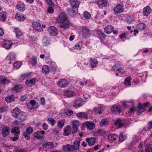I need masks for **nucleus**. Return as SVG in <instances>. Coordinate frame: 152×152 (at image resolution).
Masks as SVG:
<instances>
[{"mask_svg":"<svg viewBox=\"0 0 152 152\" xmlns=\"http://www.w3.org/2000/svg\"><path fill=\"white\" fill-rule=\"evenodd\" d=\"M90 62L91 67L93 68L96 67L98 62L95 59L91 58L90 60Z\"/></svg>","mask_w":152,"mask_h":152,"instance_id":"72a5a7b5","label":"nucleus"},{"mask_svg":"<svg viewBox=\"0 0 152 152\" xmlns=\"http://www.w3.org/2000/svg\"><path fill=\"white\" fill-rule=\"evenodd\" d=\"M42 72L44 73L47 74L49 72V68L48 66L45 65L42 67Z\"/></svg>","mask_w":152,"mask_h":152,"instance_id":"09e8293b","label":"nucleus"},{"mask_svg":"<svg viewBox=\"0 0 152 152\" xmlns=\"http://www.w3.org/2000/svg\"><path fill=\"white\" fill-rule=\"evenodd\" d=\"M137 27L139 30H142L145 29V25L143 23H140L138 25Z\"/></svg>","mask_w":152,"mask_h":152,"instance_id":"4d7b16f0","label":"nucleus"},{"mask_svg":"<svg viewBox=\"0 0 152 152\" xmlns=\"http://www.w3.org/2000/svg\"><path fill=\"white\" fill-rule=\"evenodd\" d=\"M57 21L61 23L60 27L65 29L68 28L69 26V22L66 15L64 13L60 14L58 17Z\"/></svg>","mask_w":152,"mask_h":152,"instance_id":"f257e3e1","label":"nucleus"},{"mask_svg":"<svg viewBox=\"0 0 152 152\" xmlns=\"http://www.w3.org/2000/svg\"><path fill=\"white\" fill-rule=\"evenodd\" d=\"M16 8L19 11L21 12H23L25 10V6L23 3L17 4L16 6Z\"/></svg>","mask_w":152,"mask_h":152,"instance_id":"bb28decb","label":"nucleus"},{"mask_svg":"<svg viewBox=\"0 0 152 152\" xmlns=\"http://www.w3.org/2000/svg\"><path fill=\"white\" fill-rule=\"evenodd\" d=\"M69 1L73 9L77 8L79 7L80 4L79 1L78 0H69Z\"/></svg>","mask_w":152,"mask_h":152,"instance_id":"ddd939ff","label":"nucleus"},{"mask_svg":"<svg viewBox=\"0 0 152 152\" xmlns=\"http://www.w3.org/2000/svg\"><path fill=\"white\" fill-rule=\"evenodd\" d=\"M15 58V55L13 53H11L9 54L7 56V59L9 60L10 61L9 62V63H12V61H14Z\"/></svg>","mask_w":152,"mask_h":152,"instance_id":"c9c22d12","label":"nucleus"},{"mask_svg":"<svg viewBox=\"0 0 152 152\" xmlns=\"http://www.w3.org/2000/svg\"><path fill=\"white\" fill-rule=\"evenodd\" d=\"M76 116L79 118H84L88 119V118L86 112H81L76 114Z\"/></svg>","mask_w":152,"mask_h":152,"instance_id":"a211bd4d","label":"nucleus"},{"mask_svg":"<svg viewBox=\"0 0 152 152\" xmlns=\"http://www.w3.org/2000/svg\"><path fill=\"white\" fill-rule=\"evenodd\" d=\"M125 123L124 119L119 118L116 120L115 124L117 125L118 128H120L124 125Z\"/></svg>","mask_w":152,"mask_h":152,"instance_id":"dca6fc26","label":"nucleus"},{"mask_svg":"<svg viewBox=\"0 0 152 152\" xmlns=\"http://www.w3.org/2000/svg\"><path fill=\"white\" fill-rule=\"evenodd\" d=\"M31 60L32 61L31 62L32 65L35 66L37 64V58L36 57H33L31 58Z\"/></svg>","mask_w":152,"mask_h":152,"instance_id":"680f3d73","label":"nucleus"},{"mask_svg":"<svg viewBox=\"0 0 152 152\" xmlns=\"http://www.w3.org/2000/svg\"><path fill=\"white\" fill-rule=\"evenodd\" d=\"M97 133L99 135L103 136L105 134V132L103 130L99 129L97 132Z\"/></svg>","mask_w":152,"mask_h":152,"instance_id":"052dcab7","label":"nucleus"},{"mask_svg":"<svg viewBox=\"0 0 152 152\" xmlns=\"http://www.w3.org/2000/svg\"><path fill=\"white\" fill-rule=\"evenodd\" d=\"M12 43L9 40H6L3 42V46L7 49H9L11 48Z\"/></svg>","mask_w":152,"mask_h":152,"instance_id":"b1692460","label":"nucleus"},{"mask_svg":"<svg viewBox=\"0 0 152 152\" xmlns=\"http://www.w3.org/2000/svg\"><path fill=\"white\" fill-rule=\"evenodd\" d=\"M47 3L49 7H54V4L52 0H46Z\"/></svg>","mask_w":152,"mask_h":152,"instance_id":"e2e57ef3","label":"nucleus"},{"mask_svg":"<svg viewBox=\"0 0 152 152\" xmlns=\"http://www.w3.org/2000/svg\"><path fill=\"white\" fill-rule=\"evenodd\" d=\"M94 110L96 113H98L99 114H100L102 113V108L101 106H99L94 107Z\"/></svg>","mask_w":152,"mask_h":152,"instance_id":"a18cd8bd","label":"nucleus"},{"mask_svg":"<svg viewBox=\"0 0 152 152\" xmlns=\"http://www.w3.org/2000/svg\"><path fill=\"white\" fill-rule=\"evenodd\" d=\"M67 12L68 14L72 17H73L76 15L75 12L72 9H68Z\"/></svg>","mask_w":152,"mask_h":152,"instance_id":"49530a36","label":"nucleus"},{"mask_svg":"<svg viewBox=\"0 0 152 152\" xmlns=\"http://www.w3.org/2000/svg\"><path fill=\"white\" fill-rule=\"evenodd\" d=\"M71 127L70 126H67L64 129V135L65 136L69 135L71 133H72V131H70Z\"/></svg>","mask_w":152,"mask_h":152,"instance_id":"5701e85b","label":"nucleus"},{"mask_svg":"<svg viewBox=\"0 0 152 152\" xmlns=\"http://www.w3.org/2000/svg\"><path fill=\"white\" fill-rule=\"evenodd\" d=\"M10 83V81L7 80L6 77H3L0 80V84L4 85L6 84H8Z\"/></svg>","mask_w":152,"mask_h":152,"instance_id":"4c0bfd02","label":"nucleus"},{"mask_svg":"<svg viewBox=\"0 0 152 152\" xmlns=\"http://www.w3.org/2000/svg\"><path fill=\"white\" fill-rule=\"evenodd\" d=\"M25 151L24 149H18L17 148H15L13 151V152H25Z\"/></svg>","mask_w":152,"mask_h":152,"instance_id":"774afa93","label":"nucleus"},{"mask_svg":"<svg viewBox=\"0 0 152 152\" xmlns=\"http://www.w3.org/2000/svg\"><path fill=\"white\" fill-rule=\"evenodd\" d=\"M15 99L14 95H12L10 96H8L5 98V100L7 103H9L14 101Z\"/></svg>","mask_w":152,"mask_h":152,"instance_id":"79ce46f5","label":"nucleus"},{"mask_svg":"<svg viewBox=\"0 0 152 152\" xmlns=\"http://www.w3.org/2000/svg\"><path fill=\"white\" fill-rule=\"evenodd\" d=\"M20 110L17 107L14 109L12 112V116L15 117H17L18 115L20 114Z\"/></svg>","mask_w":152,"mask_h":152,"instance_id":"473e14b6","label":"nucleus"},{"mask_svg":"<svg viewBox=\"0 0 152 152\" xmlns=\"http://www.w3.org/2000/svg\"><path fill=\"white\" fill-rule=\"evenodd\" d=\"M125 139V136L123 133H121L119 135V142H122Z\"/></svg>","mask_w":152,"mask_h":152,"instance_id":"6e6d98bb","label":"nucleus"},{"mask_svg":"<svg viewBox=\"0 0 152 152\" xmlns=\"http://www.w3.org/2000/svg\"><path fill=\"white\" fill-rule=\"evenodd\" d=\"M82 46V43L79 42L74 47V49L75 50H80Z\"/></svg>","mask_w":152,"mask_h":152,"instance_id":"de8ad7c7","label":"nucleus"},{"mask_svg":"<svg viewBox=\"0 0 152 152\" xmlns=\"http://www.w3.org/2000/svg\"><path fill=\"white\" fill-rule=\"evenodd\" d=\"M20 130L19 127H15L11 130V132L15 134L16 135H19L20 134Z\"/></svg>","mask_w":152,"mask_h":152,"instance_id":"a878e982","label":"nucleus"},{"mask_svg":"<svg viewBox=\"0 0 152 152\" xmlns=\"http://www.w3.org/2000/svg\"><path fill=\"white\" fill-rule=\"evenodd\" d=\"M42 147L45 148L52 149L54 147V144L52 142H48L44 143Z\"/></svg>","mask_w":152,"mask_h":152,"instance_id":"2eb2a0df","label":"nucleus"},{"mask_svg":"<svg viewBox=\"0 0 152 152\" xmlns=\"http://www.w3.org/2000/svg\"><path fill=\"white\" fill-rule=\"evenodd\" d=\"M15 18L19 21H21L26 20V18L23 15L17 13L15 16Z\"/></svg>","mask_w":152,"mask_h":152,"instance_id":"f704fd0d","label":"nucleus"},{"mask_svg":"<svg viewBox=\"0 0 152 152\" xmlns=\"http://www.w3.org/2000/svg\"><path fill=\"white\" fill-rule=\"evenodd\" d=\"M86 141L88 143L90 146H92L94 144L96 141V139L94 137L87 138Z\"/></svg>","mask_w":152,"mask_h":152,"instance_id":"412c9836","label":"nucleus"},{"mask_svg":"<svg viewBox=\"0 0 152 152\" xmlns=\"http://www.w3.org/2000/svg\"><path fill=\"white\" fill-rule=\"evenodd\" d=\"M33 27L34 28L37 30L39 31H43V29L41 28L39 23L37 22H34L32 23Z\"/></svg>","mask_w":152,"mask_h":152,"instance_id":"f3484780","label":"nucleus"},{"mask_svg":"<svg viewBox=\"0 0 152 152\" xmlns=\"http://www.w3.org/2000/svg\"><path fill=\"white\" fill-rule=\"evenodd\" d=\"M112 69L113 71L116 72L117 71L122 73H124L125 72L124 70L121 67V66L118 64L114 65L112 67Z\"/></svg>","mask_w":152,"mask_h":152,"instance_id":"423d86ee","label":"nucleus"},{"mask_svg":"<svg viewBox=\"0 0 152 152\" xmlns=\"http://www.w3.org/2000/svg\"><path fill=\"white\" fill-rule=\"evenodd\" d=\"M82 99L80 98H77L76 99L75 101V104H76L75 106L80 107L82 105Z\"/></svg>","mask_w":152,"mask_h":152,"instance_id":"e433bc0d","label":"nucleus"},{"mask_svg":"<svg viewBox=\"0 0 152 152\" xmlns=\"http://www.w3.org/2000/svg\"><path fill=\"white\" fill-rule=\"evenodd\" d=\"M19 115V117L17 118V120L14 122V124L18 125H19L21 122L24 121L26 119V117L24 113H20Z\"/></svg>","mask_w":152,"mask_h":152,"instance_id":"f03ea898","label":"nucleus"},{"mask_svg":"<svg viewBox=\"0 0 152 152\" xmlns=\"http://www.w3.org/2000/svg\"><path fill=\"white\" fill-rule=\"evenodd\" d=\"M114 13L117 14L122 12L124 11V6L123 5L118 4L114 8Z\"/></svg>","mask_w":152,"mask_h":152,"instance_id":"9d476101","label":"nucleus"},{"mask_svg":"<svg viewBox=\"0 0 152 152\" xmlns=\"http://www.w3.org/2000/svg\"><path fill=\"white\" fill-rule=\"evenodd\" d=\"M45 134L44 131H37L34 133V136L35 137L38 139H40L43 138Z\"/></svg>","mask_w":152,"mask_h":152,"instance_id":"f8f14e48","label":"nucleus"},{"mask_svg":"<svg viewBox=\"0 0 152 152\" xmlns=\"http://www.w3.org/2000/svg\"><path fill=\"white\" fill-rule=\"evenodd\" d=\"M48 31L51 36H56L58 34V31L54 26H50L48 28Z\"/></svg>","mask_w":152,"mask_h":152,"instance_id":"9b49d317","label":"nucleus"},{"mask_svg":"<svg viewBox=\"0 0 152 152\" xmlns=\"http://www.w3.org/2000/svg\"><path fill=\"white\" fill-rule=\"evenodd\" d=\"M56 66H53L52 65L50 66V70L52 72H55L56 70Z\"/></svg>","mask_w":152,"mask_h":152,"instance_id":"338daca9","label":"nucleus"},{"mask_svg":"<svg viewBox=\"0 0 152 152\" xmlns=\"http://www.w3.org/2000/svg\"><path fill=\"white\" fill-rule=\"evenodd\" d=\"M35 82V80L34 79H32L30 80H27L26 82V84L27 86H31L34 85Z\"/></svg>","mask_w":152,"mask_h":152,"instance_id":"58836bf2","label":"nucleus"},{"mask_svg":"<svg viewBox=\"0 0 152 152\" xmlns=\"http://www.w3.org/2000/svg\"><path fill=\"white\" fill-rule=\"evenodd\" d=\"M7 15L6 12H1L0 13V20L3 22L5 21L7 19Z\"/></svg>","mask_w":152,"mask_h":152,"instance_id":"cd10ccee","label":"nucleus"},{"mask_svg":"<svg viewBox=\"0 0 152 152\" xmlns=\"http://www.w3.org/2000/svg\"><path fill=\"white\" fill-rule=\"evenodd\" d=\"M84 126L88 129L92 130L95 127V124L92 122L87 121L83 124Z\"/></svg>","mask_w":152,"mask_h":152,"instance_id":"0eeeda50","label":"nucleus"},{"mask_svg":"<svg viewBox=\"0 0 152 152\" xmlns=\"http://www.w3.org/2000/svg\"><path fill=\"white\" fill-rule=\"evenodd\" d=\"M132 79L131 76H129L126 77L125 79L124 83L127 86H129L131 85L130 80Z\"/></svg>","mask_w":152,"mask_h":152,"instance_id":"a19ab883","label":"nucleus"},{"mask_svg":"<svg viewBox=\"0 0 152 152\" xmlns=\"http://www.w3.org/2000/svg\"><path fill=\"white\" fill-rule=\"evenodd\" d=\"M80 140V139L78 141L75 140L73 143V145H72V151L74 150H78L79 148V144Z\"/></svg>","mask_w":152,"mask_h":152,"instance_id":"393cba45","label":"nucleus"},{"mask_svg":"<svg viewBox=\"0 0 152 152\" xmlns=\"http://www.w3.org/2000/svg\"><path fill=\"white\" fill-rule=\"evenodd\" d=\"M21 87L18 85H16L12 88V90L13 91H15L16 92L20 91L21 90Z\"/></svg>","mask_w":152,"mask_h":152,"instance_id":"3c124183","label":"nucleus"},{"mask_svg":"<svg viewBox=\"0 0 152 152\" xmlns=\"http://www.w3.org/2000/svg\"><path fill=\"white\" fill-rule=\"evenodd\" d=\"M107 139L110 142H113L116 140L117 136L114 134H111L107 136Z\"/></svg>","mask_w":152,"mask_h":152,"instance_id":"2f4dec72","label":"nucleus"},{"mask_svg":"<svg viewBox=\"0 0 152 152\" xmlns=\"http://www.w3.org/2000/svg\"><path fill=\"white\" fill-rule=\"evenodd\" d=\"M146 152H152V145L149 144L147 149H145Z\"/></svg>","mask_w":152,"mask_h":152,"instance_id":"0e129e2a","label":"nucleus"},{"mask_svg":"<svg viewBox=\"0 0 152 152\" xmlns=\"http://www.w3.org/2000/svg\"><path fill=\"white\" fill-rule=\"evenodd\" d=\"M69 84V82L66 79H63L58 80L57 85L61 88H64L67 86Z\"/></svg>","mask_w":152,"mask_h":152,"instance_id":"7ed1b4c3","label":"nucleus"},{"mask_svg":"<svg viewBox=\"0 0 152 152\" xmlns=\"http://www.w3.org/2000/svg\"><path fill=\"white\" fill-rule=\"evenodd\" d=\"M91 15L88 12L86 11H85L84 13V17L86 19H89L91 17Z\"/></svg>","mask_w":152,"mask_h":152,"instance_id":"13d9d810","label":"nucleus"},{"mask_svg":"<svg viewBox=\"0 0 152 152\" xmlns=\"http://www.w3.org/2000/svg\"><path fill=\"white\" fill-rule=\"evenodd\" d=\"M82 36L84 38L89 37L90 35L89 30L86 27H83L81 31Z\"/></svg>","mask_w":152,"mask_h":152,"instance_id":"1a4fd4ad","label":"nucleus"},{"mask_svg":"<svg viewBox=\"0 0 152 152\" xmlns=\"http://www.w3.org/2000/svg\"><path fill=\"white\" fill-rule=\"evenodd\" d=\"M21 65V62L20 61L16 62L13 64L14 67L16 68H19Z\"/></svg>","mask_w":152,"mask_h":152,"instance_id":"5fc2aeb1","label":"nucleus"},{"mask_svg":"<svg viewBox=\"0 0 152 152\" xmlns=\"http://www.w3.org/2000/svg\"><path fill=\"white\" fill-rule=\"evenodd\" d=\"M151 10L149 6H147L143 9V14L144 16H147L150 15Z\"/></svg>","mask_w":152,"mask_h":152,"instance_id":"aec40b11","label":"nucleus"},{"mask_svg":"<svg viewBox=\"0 0 152 152\" xmlns=\"http://www.w3.org/2000/svg\"><path fill=\"white\" fill-rule=\"evenodd\" d=\"M64 123H65L64 121L59 120L57 122V126H58L61 129L64 125Z\"/></svg>","mask_w":152,"mask_h":152,"instance_id":"603ef678","label":"nucleus"},{"mask_svg":"<svg viewBox=\"0 0 152 152\" xmlns=\"http://www.w3.org/2000/svg\"><path fill=\"white\" fill-rule=\"evenodd\" d=\"M15 30L16 36L17 38H19L23 35L22 32L18 28H15Z\"/></svg>","mask_w":152,"mask_h":152,"instance_id":"37998d69","label":"nucleus"},{"mask_svg":"<svg viewBox=\"0 0 152 152\" xmlns=\"http://www.w3.org/2000/svg\"><path fill=\"white\" fill-rule=\"evenodd\" d=\"M108 124V122L107 118H104L99 123L101 126L107 125Z\"/></svg>","mask_w":152,"mask_h":152,"instance_id":"8fccbe9b","label":"nucleus"},{"mask_svg":"<svg viewBox=\"0 0 152 152\" xmlns=\"http://www.w3.org/2000/svg\"><path fill=\"white\" fill-rule=\"evenodd\" d=\"M42 43L43 46H47L50 44L48 40L46 37H45L43 38Z\"/></svg>","mask_w":152,"mask_h":152,"instance_id":"c03bdc74","label":"nucleus"},{"mask_svg":"<svg viewBox=\"0 0 152 152\" xmlns=\"http://www.w3.org/2000/svg\"><path fill=\"white\" fill-rule=\"evenodd\" d=\"M74 94V92L71 90H66L64 91V95L68 97L72 96Z\"/></svg>","mask_w":152,"mask_h":152,"instance_id":"c85d7f7f","label":"nucleus"},{"mask_svg":"<svg viewBox=\"0 0 152 152\" xmlns=\"http://www.w3.org/2000/svg\"><path fill=\"white\" fill-rule=\"evenodd\" d=\"M97 4L99 7H102L107 5V2L105 0H99Z\"/></svg>","mask_w":152,"mask_h":152,"instance_id":"7c9ffc66","label":"nucleus"},{"mask_svg":"<svg viewBox=\"0 0 152 152\" xmlns=\"http://www.w3.org/2000/svg\"><path fill=\"white\" fill-rule=\"evenodd\" d=\"M111 110L114 113H120L122 112V108L120 105L117 104L113 105L111 109Z\"/></svg>","mask_w":152,"mask_h":152,"instance_id":"39448f33","label":"nucleus"},{"mask_svg":"<svg viewBox=\"0 0 152 152\" xmlns=\"http://www.w3.org/2000/svg\"><path fill=\"white\" fill-rule=\"evenodd\" d=\"M23 136L27 140H29L30 139V134L26 132H24L23 133Z\"/></svg>","mask_w":152,"mask_h":152,"instance_id":"bf43d9fd","label":"nucleus"},{"mask_svg":"<svg viewBox=\"0 0 152 152\" xmlns=\"http://www.w3.org/2000/svg\"><path fill=\"white\" fill-rule=\"evenodd\" d=\"M48 123H50L52 126H53L56 123L55 120L52 118H48Z\"/></svg>","mask_w":152,"mask_h":152,"instance_id":"864d4df0","label":"nucleus"},{"mask_svg":"<svg viewBox=\"0 0 152 152\" xmlns=\"http://www.w3.org/2000/svg\"><path fill=\"white\" fill-rule=\"evenodd\" d=\"M63 150L68 152L72 151V145L69 144L64 145L63 146Z\"/></svg>","mask_w":152,"mask_h":152,"instance_id":"4be33fe9","label":"nucleus"},{"mask_svg":"<svg viewBox=\"0 0 152 152\" xmlns=\"http://www.w3.org/2000/svg\"><path fill=\"white\" fill-rule=\"evenodd\" d=\"M114 30L113 27L111 25H108L104 28V31L107 34H110Z\"/></svg>","mask_w":152,"mask_h":152,"instance_id":"6ab92c4d","label":"nucleus"},{"mask_svg":"<svg viewBox=\"0 0 152 152\" xmlns=\"http://www.w3.org/2000/svg\"><path fill=\"white\" fill-rule=\"evenodd\" d=\"M10 129L7 126H4L1 129V134L3 137H7L9 133Z\"/></svg>","mask_w":152,"mask_h":152,"instance_id":"4468645a","label":"nucleus"},{"mask_svg":"<svg viewBox=\"0 0 152 152\" xmlns=\"http://www.w3.org/2000/svg\"><path fill=\"white\" fill-rule=\"evenodd\" d=\"M72 134L77 132V126L80 125V122L78 120L74 121L72 122Z\"/></svg>","mask_w":152,"mask_h":152,"instance_id":"20e7f679","label":"nucleus"},{"mask_svg":"<svg viewBox=\"0 0 152 152\" xmlns=\"http://www.w3.org/2000/svg\"><path fill=\"white\" fill-rule=\"evenodd\" d=\"M149 104V102H147L142 104H139L137 106V111L139 113H142L146 109V107Z\"/></svg>","mask_w":152,"mask_h":152,"instance_id":"6e6552de","label":"nucleus"},{"mask_svg":"<svg viewBox=\"0 0 152 152\" xmlns=\"http://www.w3.org/2000/svg\"><path fill=\"white\" fill-rule=\"evenodd\" d=\"M97 34L99 38L102 39H104L105 38V35L102 31L100 30H98L97 31Z\"/></svg>","mask_w":152,"mask_h":152,"instance_id":"ea45409f","label":"nucleus"},{"mask_svg":"<svg viewBox=\"0 0 152 152\" xmlns=\"http://www.w3.org/2000/svg\"><path fill=\"white\" fill-rule=\"evenodd\" d=\"M36 102L33 100H31L27 105V108L29 110L32 109L33 107L35 105Z\"/></svg>","mask_w":152,"mask_h":152,"instance_id":"c756f323","label":"nucleus"},{"mask_svg":"<svg viewBox=\"0 0 152 152\" xmlns=\"http://www.w3.org/2000/svg\"><path fill=\"white\" fill-rule=\"evenodd\" d=\"M33 129L31 127H28L26 129V132L30 134H31L33 132Z\"/></svg>","mask_w":152,"mask_h":152,"instance_id":"69168bd1","label":"nucleus"}]
</instances>
